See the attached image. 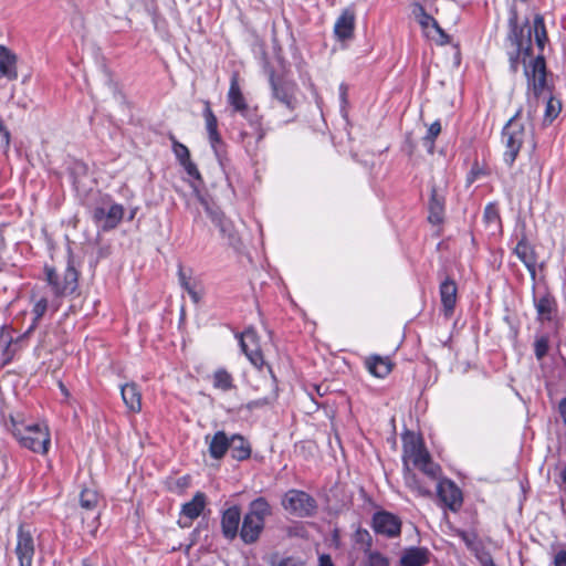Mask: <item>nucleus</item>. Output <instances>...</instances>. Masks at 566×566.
I'll return each instance as SVG.
<instances>
[{
    "label": "nucleus",
    "instance_id": "423d86ee",
    "mask_svg": "<svg viewBox=\"0 0 566 566\" xmlns=\"http://www.w3.org/2000/svg\"><path fill=\"white\" fill-rule=\"evenodd\" d=\"M411 460L413 465L421 470L428 478L438 480L441 474V468L434 463L430 453L424 448L420 439L410 437L403 440V463Z\"/></svg>",
    "mask_w": 566,
    "mask_h": 566
},
{
    "label": "nucleus",
    "instance_id": "412c9836",
    "mask_svg": "<svg viewBox=\"0 0 566 566\" xmlns=\"http://www.w3.org/2000/svg\"><path fill=\"white\" fill-rule=\"evenodd\" d=\"M99 501L98 493L93 489H83L80 493V505L87 513H92V521L88 523V532L91 535L95 536L98 528V517L99 513L96 511L97 504Z\"/></svg>",
    "mask_w": 566,
    "mask_h": 566
},
{
    "label": "nucleus",
    "instance_id": "0e129e2a",
    "mask_svg": "<svg viewBox=\"0 0 566 566\" xmlns=\"http://www.w3.org/2000/svg\"><path fill=\"white\" fill-rule=\"evenodd\" d=\"M59 310V304L54 305V311Z\"/></svg>",
    "mask_w": 566,
    "mask_h": 566
},
{
    "label": "nucleus",
    "instance_id": "f03ea898",
    "mask_svg": "<svg viewBox=\"0 0 566 566\" xmlns=\"http://www.w3.org/2000/svg\"><path fill=\"white\" fill-rule=\"evenodd\" d=\"M271 515L272 506L264 496H259L251 501L242 517L240 527L241 541L245 545L256 543L265 528L266 518Z\"/></svg>",
    "mask_w": 566,
    "mask_h": 566
},
{
    "label": "nucleus",
    "instance_id": "f3484780",
    "mask_svg": "<svg viewBox=\"0 0 566 566\" xmlns=\"http://www.w3.org/2000/svg\"><path fill=\"white\" fill-rule=\"evenodd\" d=\"M533 304L537 313V321L541 323L552 322L558 312L556 298L548 291L536 295L533 285Z\"/></svg>",
    "mask_w": 566,
    "mask_h": 566
},
{
    "label": "nucleus",
    "instance_id": "37998d69",
    "mask_svg": "<svg viewBox=\"0 0 566 566\" xmlns=\"http://www.w3.org/2000/svg\"><path fill=\"white\" fill-rule=\"evenodd\" d=\"M354 541L356 544L365 546L366 552H370L373 545V538L369 532L365 528H358L354 534Z\"/></svg>",
    "mask_w": 566,
    "mask_h": 566
},
{
    "label": "nucleus",
    "instance_id": "8fccbe9b",
    "mask_svg": "<svg viewBox=\"0 0 566 566\" xmlns=\"http://www.w3.org/2000/svg\"><path fill=\"white\" fill-rule=\"evenodd\" d=\"M13 336L10 328L7 326H2L0 332V343L3 344L7 348L12 344Z\"/></svg>",
    "mask_w": 566,
    "mask_h": 566
},
{
    "label": "nucleus",
    "instance_id": "2f4dec72",
    "mask_svg": "<svg viewBox=\"0 0 566 566\" xmlns=\"http://www.w3.org/2000/svg\"><path fill=\"white\" fill-rule=\"evenodd\" d=\"M230 438L223 430L217 431L209 442V454L212 459H222L229 450Z\"/></svg>",
    "mask_w": 566,
    "mask_h": 566
},
{
    "label": "nucleus",
    "instance_id": "58836bf2",
    "mask_svg": "<svg viewBox=\"0 0 566 566\" xmlns=\"http://www.w3.org/2000/svg\"><path fill=\"white\" fill-rule=\"evenodd\" d=\"M440 133H441V124L439 120H436L429 126V128L427 130V135L423 137L424 145L429 146L430 153L433 151L434 140L439 136Z\"/></svg>",
    "mask_w": 566,
    "mask_h": 566
},
{
    "label": "nucleus",
    "instance_id": "69168bd1",
    "mask_svg": "<svg viewBox=\"0 0 566 566\" xmlns=\"http://www.w3.org/2000/svg\"><path fill=\"white\" fill-rule=\"evenodd\" d=\"M85 518H90V515L87 514V516H82V520L84 521Z\"/></svg>",
    "mask_w": 566,
    "mask_h": 566
},
{
    "label": "nucleus",
    "instance_id": "a878e982",
    "mask_svg": "<svg viewBox=\"0 0 566 566\" xmlns=\"http://www.w3.org/2000/svg\"><path fill=\"white\" fill-rule=\"evenodd\" d=\"M403 481L406 486L413 492L417 496L421 497H430L432 492L429 486H427L420 478L410 470L407 463H403Z\"/></svg>",
    "mask_w": 566,
    "mask_h": 566
},
{
    "label": "nucleus",
    "instance_id": "a19ab883",
    "mask_svg": "<svg viewBox=\"0 0 566 566\" xmlns=\"http://www.w3.org/2000/svg\"><path fill=\"white\" fill-rule=\"evenodd\" d=\"M549 349V339L547 335H542L535 339L534 353L538 360L543 359Z\"/></svg>",
    "mask_w": 566,
    "mask_h": 566
},
{
    "label": "nucleus",
    "instance_id": "473e14b6",
    "mask_svg": "<svg viewBox=\"0 0 566 566\" xmlns=\"http://www.w3.org/2000/svg\"><path fill=\"white\" fill-rule=\"evenodd\" d=\"M178 281L181 287L187 291L193 303L198 304L202 298V290L200 284L192 281L190 275H187L181 264L178 268Z\"/></svg>",
    "mask_w": 566,
    "mask_h": 566
},
{
    "label": "nucleus",
    "instance_id": "4468645a",
    "mask_svg": "<svg viewBox=\"0 0 566 566\" xmlns=\"http://www.w3.org/2000/svg\"><path fill=\"white\" fill-rule=\"evenodd\" d=\"M439 501L450 511L457 513L463 504V495L460 488L450 479H440L437 484Z\"/></svg>",
    "mask_w": 566,
    "mask_h": 566
},
{
    "label": "nucleus",
    "instance_id": "c9c22d12",
    "mask_svg": "<svg viewBox=\"0 0 566 566\" xmlns=\"http://www.w3.org/2000/svg\"><path fill=\"white\" fill-rule=\"evenodd\" d=\"M212 385L221 391H229L235 388L232 375L224 368H218L213 373Z\"/></svg>",
    "mask_w": 566,
    "mask_h": 566
},
{
    "label": "nucleus",
    "instance_id": "603ef678",
    "mask_svg": "<svg viewBox=\"0 0 566 566\" xmlns=\"http://www.w3.org/2000/svg\"><path fill=\"white\" fill-rule=\"evenodd\" d=\"M277 566H304V564L293 557H286L283 558Z\"/></svg>",
    "mask_w": 566,
    "mask_h": 566
},
{
    "label": "nucleus",
    "instance_id": "c03bdc74",
    "mask_svg": "<svg viewBox=\"0 0 566 566\" xmlns=\"http://www.w3.org/2000/svg\"><path fill=\"white\" fill-rule=\"evenodd\" d=\"M276 391H277V388L275 387L274 395L272 397H264V398H259V399L249 401L247 405V408L249 410H253V409H259V408H263L265 406L271 405L277 397Z\"/></svg>",
    "mask_w": 566,
    "mask_h": 566
},
{
    "label": "nucleus",
    "instance_id": "72a5a7b5",
    "mask_svg": "<svg viewBox=\"0 0 566 566\" xmlns=\"http://www.w3.org/2000/svg\"><path fill=\"white\" fill-rule=\"evenodd\" d=\"M483 220L493 234L502 231V221L497 203L490 202L485 206Z\"/></svg>",
    "mask_w": 566,
    "mask_h": 566
},
{
    "label": "nucleus",
    "instance_id": "5fc2aeb1",
    "mask_svg": "<svg viewBox=\"0 0 566 566\" xmlns=\"http://www.w3.org/2000/svg\"><path fill=\"white\" fill-rule=\"evenodd\" d=\"M480 562L482 566H496L490 554L481 556Z\"/></svg>",
    "mask_w": 566,
    "mask_h": 566
},
{
    "label": "nucleus",
    "instance_id": "6e6d98bb",
    "mask_svg": "<svg viewBox=\"0 0 566 566\" xmlns=\"http://www.w3.org/2000/svg\"><path fill=\"white\" fill-rule=\"evenodd\" d=\"M318 562V566H334L331 556L327 554L321 555Z\"/></svg>",
    "mask_w": 566,
    "mask_h": 566
},
{
    "label": "nucleus",
    "instance_id": "680f3d73",
    "mask_svg": "<svg viewBox=\"0 0 566 566\" xmlns=\"http://www.w3.org/2000/svg\"><path fill=\"white\" fill-rule=\"evenodd\" d=\"M82 566H94L90 558L82 559Z\"/></svg>",
    "mask_w": 566,
    "mask_h": 566
},
{
    "label": "nucleus",
    "instance_id": "e433bc0d",
    "mask_svg": "<svg viewBox=\"0 0 566 566\" xmlns=\"http://www.w3.org/2000/svg\"><path fill=\"white\" fill-rule=\"evenodd\" d=\"M240 114L254 130L265 129L262 123V116L258 113V107L247 106V111H239Z\"/></svg>",
    "mask_w": 566,
    "mask_h": 566
},
{
    "label": "nucleus",
    "instance_id": "4be33fe9",
    "mask_svg": "<svg viewBox=\"0 0 566 566\" xmlns=\"http://www.w3.org/2000/svg\"><path fill=\"white\" fill-rule=\"evenodd\" d=\"M442 313L444 317L450 318L455 308L458 286L454 280L447 276L439 286Z\"/></svg>",
    "mask_w": 566,
    "mask_h": 566
},
{
    "label": "nucleus",
    "instance_id": "2eb2a0df",
    "mask_svg": "<svg viewBox=\"0 0 566 566\" xmlns=\"http://www.w3.org/2000/svg\"><path fill=\"white\" fill-rule=\"evenodd\" d=\"M207 504V495L203 492H197L189 502L182 504L177 524L181 528H189L192 522L202 514Z\"/></svg>",
    "mask_w": 566,
    "mask_h": 566
},
{
    "label": "nucleus",
    "instance_id": "bb28decb",
    "mask_svg": "<svg viewBox=\"0 0 566 566\" xmlns=\"http://www.w3.org/2000/svg\"><path fill=\"white\" fill-rule=\"evenodd\" d=\"M430 552L426 547H409L401 558V566H424L429 563Z\"/></svg>",
    "mask_w": 566,
    "mask_h": 566
},
{
    "label": "nucleus",
    "instance_id": "39448f33",
    "mask_svg": "<svg viewBox=\"0 0 566 566\" xmlns=\"http://www.w3.org/2000/svg\"><path fill=\"white\" fill-rule=\"evenodd\" d=\"M13 437L19 441L20 446L35 453L45 454L51 444V437L46 426L39 423L20 428L14 418H10Z\"/></svg>",
    "mask_w": 566,
    "mask_h": 566
},
{
    "label": "nucleus",
    "instance_id": "9d476101",
    "mask_svg": "<svg viewBox=\"0 0 566 566\" xmlns=\"http://www.w3.org/2000/svg\"><path fill=\"white\" fill-rule=\"evenodd\" d=\"M193 196L196 197L197 201L205 208L212 223L219 228L222 238H226L230 245H235L239 241V238L237 235L233 222L227 218L218 207L211 206L196 186H193Z\"/></svg>",
    "mask_w": 566,
    "mask_h": 566
},
{
    "label": "nucleus",
    "instance_id": "6e6552de",
    "mask_svg": "<svg viewBox=\"0 0 566 566\" xmlns=\"http://www.w3.org/2000/svg\"><path fill=\"white\" fill-rule=\"evenodd\" d=\"M264 72L269 78L272 97L290 112H294L298 105L297 84L282 75H276L273 66L269 64L265 65Z\"/></svg>",
    "mask_w": 566,
    "mask_h": 566
},
{
    "label": "nucleus",
    "instance_id": "0eeeda50",
    "mask_svg": "<svg viewBox=\"0 0 566 566\" xmlns=\"http://www.w3.org/2000/svg\"><path fill=\"white\" fill-rule=\"evenodd\" d=\"M93 221L104 231L115 229L124 217V207L113 202L107 195L98 193L97 200L91 206Z\"/></svg>",
    "mask_w": 566,
    "mask_h": 566
},
{
    "label": "nucleus",
    "instance_id": "3c124183",
    "mask_svg": "<svg viewBox=\"0 0 566 566\" xmlns=\"http://www.w3.org/2000/svg\"><path fill=\"white\" fill-rule=\"evenodd\" d=\"M554 566H566V549L558 551L554 556Z\"/></svg>",
    "mask_w": 566,
    "mask_h": 566
},
{
    "label": "nucleus",
    "instance_id": "052dcab7",
    "mask_svg": "<svg viewBox=\"0 0 566 566\" xmlns=\"http://www.w3.org/2000/svg\"><path fill=\"white\" fill-rule=\"evenodd\" d=\"M187 208H188L191 212H193L196 216H198V214H199L198 209L192 210L191 199H189V200L187 201Z\"/></svg>",
    "mask_w": 566,
    "mask_h": 566
},
{
    "label": "nucleus",
    "instance_id": "49530a36",
    "mask_svg": "<svg viewBox=\"0 0 566 566\" xmlns=\"http://www.w3.org/2000/svg\"><path fill=\"white\" fill-rule=\"evenodd\" d=\"M455 535L459 536L463 542L464 544L467 545L468 548H473L476 539H478V536L475 533L471 532H467V531H463V530H455Z\"/></svg>",
    "mask_w": 566,
    "mask_h": 566
},
{
    "label": "nucleus",
    "instance_id": "cd10ccee",
    "mask_svg": "<svg viewBox=\"0 0 566 566\" xmlns=\"http://www.w3.org/2000/svg\"><path fill=\"white\" fill-rule=\"evenodd\" d=\"M229 444H231L229 446V450L234 460L244 461L251 457V444L243 436L239 433L232 434Z\"/></svg>",
    "mask_w": 566,
    "mask_h": 566
},
{
    "label": "nucleus",
    "instance_id": "b1692460",
    "mask_svg": "<svg viewBox=\"0 0 566 566\" xmlns=\"http://www.w3.org/2000/svg\"><path fill=\"white\" fill-rule=\"evenodd\" d=\"M203 117L206 122V129L208 133V138L210 142L211 147L214 149L216 154H218V146L222 145V138L218 130V119L214 113L212 112L210 107V103L207 101L205 102V108H203Z\"/></svg>",
    "mask_w": 566,
    "mask_h": 566
},
{
    "label": "nucleus",
    "instance_id": "9b49d317",
    "mask_svg": "<svg viewBox=\"0 0 566 566\" xmlns=\"http://www.w3.org/2000/svg\"><path fill=\"white\" fill-rule=\"evenodd\" d=\"M19 566H33L35 555L34 531L24 523L17 530V545L14 549Z\"/></svg>",
    "mask_w": 566,
    "mask_h": 566
},
{
    "label": "nucleus",
    "instance_id": "aec40b11",
    "mask_svg": "<svg viewBox=\"0 0 566 566\" xmlns=\"http://www.w3.org/2000/svg\"><path fill=\"white\" fill-rule=\"evenodd\" d=\"M428 211V221L430 223L440 224L443 222L446 214V196L436 185L431 186Z\"/></svg>",
    "mask_w": 566,
    "mask_h": 566
},
{
    "label": "nucleus",
    "instance_id": "1a4fd4ad",
    "mask_svg": "<svg viewBox=\"0 0 566 566\" xmlns=\"http://www.w3.org/2000/svg\"><path fill=\"white\" fill-rule=\"evenodd\" d=\"M281 505L289 514L300 518L313 517L318 509L316 500L311 494L297 489L286 491Z\"/></svg>",
    "mask_w": 566,
    "mask_h": 566
},
{
    "label": "nucleus",
    "instance_id": "dca6fc26",
    "mask_svg": "<svg viewBox=\"0 0 566 566\" xmlns=\"http://www.w3.org/2000/svg\"><path fill=\"white\" fill-rule=\"evenodd\" d=\"M514 254L527 269L531 279L536 280V265H537V253L533 244L528 241L525 231H522L517 237V243L514 248Z\"/></svg>",
    "mask_w": 566,
    "mask_h": 566
},
{
    "label": "nucleus",
    "instance_id": "864d4df0",
    "mask_svg": "<svg viewBox=\"0 0 566 566\" xmlns=\"http://www.w3.org/2000/svg\"><path fill=\"white\" fill-rule=\"evenodd\" d=\"M190 481H191V479L189 475H184V476L177 479L176 485L180 489H186L190 485Z\"/></svg>",
    "mask_w": 566,
    "mask_h": 566
},
{
    "label": "nucleus",
    "instance_id": "ea45409f",
    "mask_svg": "<svg viewBox=\"0 0 566 566\" xmlns=\"http://www.w3.org/2000/svg\"><path fill=\"white\" fill-rule=\"evenodd\" d=\"M48 310V300L45 297H41L33 306V310H32V314L34 315L33 317V323L32 325L29 327V329L27 331V333H30L38 324V322L42 318V316L44 315V313L46 312Z\"/></svg>",
    "mask_w": 566,
    "mask_h": 566
},
{
    "label": "nucleus",
    "instance_id": "393cba45",
    "mask_svg": "<svg viewBox=\"0 0 566 566\" xmlns=\"http://www.w3.org/2000/svg\"><path fill=\"white\" fill-rule=\"evenodd\" d=\"M0 78H18L17 55L3 45H0Z\"/></svg>",
    "mask_w": 566,
    "mask_h": 566
},
{
    "label": "nucleus",
    "instance_id": "4c0bfd02",
    "mask_svg": "<svg viewBox=\"0 0 566 566\" xmlns=\"http://www.w3.org/2000/svg\"><path fill=\"white\" fill-rule=\"evenodd\" d=\"M560 111H562L560 101L551 95L546 101L544 123L545 124L553 123V120L559 115Z\"/></svg>",
    "mask_w": 566,
    "mask_h": 566
},
{
    "label": "nucleus",
    "instance_id": "4d7b16f0",
    "mask_svg": "<svg viewBox=\"0 0 566 566\" xmlns=\"http://www.w3.org/2000/svg\"><path fill=\"white\" fill-rule=\"evenodd\" d=\"M558 410L564 423L566 424V397L559 401Z\"/></svg>",
    "mask_w": 566,
    "mask_h": 566
},
{
    "label": "nucleus",
    "instance_id": "f8f14e48",
    "mask_svg": "<svg viewBox=\"0 0 566 566\" xmlns=\"http://www.w3.org/2000/svg\"><path fill=\"white\" fill-rule=\"evenodd\" d=\"M240 347L249 361L259 370L265 365L264 356L261 350L259 335L253 327L247 328L240 335Z\"/></svg>",
    "mask_w": 566,
    "mask_h": 566
},
{
    "label": "nucleus",
    "instance_id": "bf43d9fd",
    "mask_svg": "<svg viewBox=\"0 0 566 566\" xmlns=\"http://www.w3.org/2000/svg\"><path fill=\"white\" fill-rule=\"evenodd\" d=\"M339 91H340L342 99L345 102V101H346V91H347V87H346L344 84H342V85L339 86Z\"/></svg>",
    "mask_w": 566,
    "mask_h": 566
},
{
    "label": "nucleus",
    "instance_id": "a211bd4d",
    "mask_svg": "<svg viewBox=\"0 0 566 566\" xmlns=\"http://www.w3.org/2000/svg\"><path fill=\"white\" fill-rule=\"evenodd\" d=\"M241 509L239 505H232L221 514V533L228 541H233L240 536Z\"/></svg>",
    "mask_w": 566,
    "mask_h": 566
},
{
    "label": "nucleus",
    "instance_id": "13d9d810",
    "mask_svg": "<svg viewBox=\"0 0 566 566\" xmlns=\"http://www.w3.org/2000/svg\"><path fill=\"white\" fill-rule=\"evenodd\" d=\"M559 478H560L562 484H566V463H565V467L560 471Z\"/></svg>",
    "mask_w": 566,
    "mask_h": 566
},
{
    "label": "nucleus",
    "instance_id": "f704fd0d",
    "mask_svg": "<svg viewBox=\"0 0 566 566\" xmlns=\"http://www.w3.org/2000/svg\"><path fill=\"white\" fill-rule=\"evenodd\" d=\"M417 9L419 10V14H417V17L420 25L423 29H428L429 27L433 28L440 35V43H447L449 41V35L441 29L437 20L427 13L422 6L418 4Z\"/></svg>",
    "mask_w": 566,
    "mask_h": 566
},
{
    "label": "nucleus",
    "instance_id": "79ce46f5",
    "mask_svg": "<svg viewBox=\"0 0 566 566\" xmlns=\"http://www.w3.org/2000/svg\"><path fill=\"white\" fill-rule=\"evenodd\" d=\"M170 140L172 143L174 154L180 164L190 159V151L187 146L179 143L174 135L170 136Z\"/></svg>",
    "mask_w": 566,
    "mask_h": 566
},
{
    "label": "nucleus",
    "instance_id": "09e8293b",
    "mask_svg": "<svg viewBox=\"0 0 566 566\" xmlns=\"http://www.w3.org/2000/svg\"><path fill=\"white\" fill-rule=\"evenodd\" d=\"M0 137H1V145L4 148H9L11 143V134L8 130L7 126L4 125L2 118L0 117Z\"/></svg>",
    "mask_w": 566,
    "mask_h": 566
},
{
    "label": "nucleus",
    "instance_id": "6ab92c4d",
    "mask_svg": "<svg viewBox=\"0 0 566 566\" xmlns=\"http://www.w3.org/2000/svg\"><path fill=\"white\" fill-rule=\"evenodd\" d=\"M356 10L354 4L345 8L334 24V34L345 41L352 39L355 30Z\"/></svg>",
    "mask_w": 566,
    "mask_h": 566
},
{
    "label": "nucleus",
    "instance_id": "e2e57ef3",
    "mask_svg": "<svg viewBox=\"0 0 566 566\" xmlns=\"http://www.w3.org/2000/svg\"><path fill=\"white\" fill-rule=\"evenodd\" d=\"M268 369H269V373H270L271 377L273 378L274 382H276V377H275V375H274V373H273L272 367H271V366H268Z\"/></svg>",
    "mask_w": 566,
    "mask_h": 566
},
{
    "label": "nucleus",
    "instance_id": "c756f323",
    "mask_svg": "<svg viewBox=\"0 0 566 566\" xmlns=\"http://www.w3.org/2000/svg\"><path fill=\"white\" fill-rule=\"evenodd\" d=\"M227 101L234 113H238L239 111H247V106H249L240 88L237 75L231 77Z\"/></svg>",
    "mask_w": 566,
    "mask_h": 566
},
{
    "label": "nucleus",
    "instance_id": "20e7f679",
    "mask_svg": "<svg viewBox=\"0 0 566 566\" xmlns=\"http://www.w3.org/2000/svg\"><path fill=\"white\" fill-rule=\"evenodd\" d=\"M44 275L48 285L55 298H62L74 294L78 287V271L69 255L66 266L57 271L54 266L45 265Z\"/></svg>",
    "mask_w": 566,
    "mask_h": 566
},
{
    "label": "nucleus",
    "instance_id": "ddd939ff",
    "mask_svg": "<svg viewBox=\"0 0 566 566\" xmlns=\"http://www.w3.org/2000/svg\"><path fill=\"white\" fill-rule=\"evenodd\" d=\"M401 525L398 515L385 510L375 512L371 518L374 532L388 538L398 537L401 533Z\"/></svg>",
    "mask_w": 566,
    "mask_h": 566
},
{
    "label": "nucleus",
    "instance_id": "de8ad7c7",
    "mask_svg": "<svg viewBox=\"0 0 566 566\" xmlns=\"http://www.w3.org/2000/svg\"><path fill=\"white\" fill-rule=\"evenodd\" d=\"M180 165L185 168L186 172L190 177H192V178H195V179H197L199 181L202 180L200 171H199L197 165L193 161H191V159L182 161Z\"/></svg>",
    "mask_w": 566,
    "mask_h": 566
},
{
    "label": "nucleus",
    "instance_id": "7ed1b4c3",
    "mask_svg": "<svg viewBox=\"0 0 566 566\" xmlns=\"http://www.w3.org/2000/svg\"><path fill=\"white\" fill-rule=\"evenodd\" d=\"M522 111L518 109L513 117L504 125L502 129V144L504 145L503 160L512 167L520 154L524 143L532 142L534 149L536 144L533 138L532 129H527L521 118Z\"/></svg>",
    "mask_w": 566,
    "mask_h": 566
},
{
    "label": "nucleus",
    "instance_id": "c85d7f7f",
    "mask_svg": "<svg viewBox=\"0 0 566 566\" xmlns=\"http://www.w3.org/2000/svg\"><path fill=\"white\" fill-rule=\"evenodd\" d=\"M120 394L124 403L132 412H139L142 410V394L135 382L122 386Z\"/></svg>",
    "mask_w": 566,
    "mask_h": 566
},
{
    "label": "nucleus",
    "instance_id": "5701e85b",
    "mask_svg": "<svg viewBox=\"0 0 566 566\" xmlns=\"http://www.w3.org/2000/svg\"><path fill=\"white\" fill-rule=\"evenodd\" d=\"M266 136V129H259L255 132V137L252 136L248 132L240 133V139L243 144L244 150L248 156L254 163L259 161V155L262 149V142Z\"/></svg>",
    "mask_w": 566,
    "mask_h": 566
},
{
    "label": "nucleus",
    "instance_id": "a18cd8bd",
    "mask_svg": "<svg viewBox=\"0 0 566 566\" xmlns=\"http://www.w3.org/2000/svg\"><path fill=\"white\" fill-rule=\"evenodd\" d=\"M367 566H389L388 559L379 552H369Z\"/></svg>",
    "mask_w": 566,
    "mask_h": 566
},
{
    "label": "nucleus",
    "instance_id": "7c9ffc66",
    "mask_svg": "<svg viewBox=\"0 0 566 566\" xmlns=\"http://www.w3.org/2000/svg\"><path fill=\"white\" fill-rule=\"evenodd\" d=\"M368 371L378 378H384L390 374L392 369L391 361L388 357H381L379 355H373L365 361Z\"/></svg>",
    "mask_w": 566,
    "mask_h": 566
},
{
    "label": "nucleus",
    "instance_id": "f257e3e1",
    "mask_svg": "<svg viewBox=\"0 0 566 566\" xmlns=\"http://www.w3.org/2000/svg\"><path fill=\"white\" fill-rule=\"evenodd\" d=\"M547 42L548 34L542 14H535L532 24L528 19L520 23L516 8L510 9L503 49L509 59L511 73L516 74L521 63L524 64L527 88L533 92L535 98H539L548 88L547 67L543 54Z\"/></svg>",
    "mask_w": 566,
    "mask_h": 566
}]
</instances>
